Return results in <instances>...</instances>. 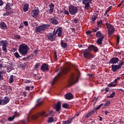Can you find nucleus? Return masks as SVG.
<instances>
[{
    "instance_id": "1",
    "label": "nucleus",
    "mask_w": 124,
    "mask_h": 124,
    "mask_svg": "<svg viewBox=\"0 0 124 124\" xmlns=\"http://www.w3.org/2000/svg\"><path fill=\"white\" fill-rule=\"evenodd\" d=\"M29 49V47L27 45L25 44H20L19 46L18 51L21 55L25 56L28 55Z\"/></svg>"
},
{
    "instance_id": "2",
    "label": "nucleus",
    "mask_w": 124,
    "mask_h": 124,
    "mask_svg": "<svg viewBox=\"0 0 124 124\" xmlns=\"http://www.w3.org/2000/svg\"><path fill=\"white\" fill-rule=\"evenodd\" d=\"M49 26L48 24H43L35 28V32L37 34H42L46 29H48Z\"/></svg>"
},
{
    "instance_id": "3",
    "label": "nucleus",
    "mask_w": 124,
    "mask_h": 124,
    "mask_svg": "<svg viewBox=\"0 0 124 124\" xmlns=\"http://www.w3.org/2000/svg\"><path fill=\"white\" fill-rule=\"evenodd\" d=\"M57 37V35H55V33L53 31V32H49L47 34L46 37V40L50 42H54L56 41Z\"/></svg>"
},
{
    "instance_id": "4",
    "label": "nucleus",
    "mask_w": 124,
    "mask_h": 124,
    "mask_svg": "<svg viewBox=\"0 0 124 124\" xmlns=\"http://www.w3.org/2000/svg\"><path fill=\"white\" fill-rule=\"evenodd\" d=\"M124 65V62L120 60L119 63L118 65H115V64H112L111 65V70L113 72H116V71H118V70L122 68L123 67V65Z\"/></svg>"
},
{
    "instance_id": "5",
    "label": "nucleus",
    "mask_w": 124,
    "mask_h": 124,
    "mask_svg": "<svg viewBox=\"0 0 124 124\" xmlns=\"http://www.w3.org/2000/svg\"><path fill=\"white\" fill-rule=\"evenodd\" d=\"M106 25L107 26V28L108 29V35L110 36L114 34L115 32V28L114 26L109 23H106Z\"/></svg>"
},
{
    "instance_id": "6",
    "label": "nucleus",
    "mask_w": 124,
    "mask_h": 124,
    "mask_svg": "<svg viewBox=\"0 0 124 124\" xmlns=\"http://www.w3.org/2000/svg\"><path fill=\"white\" fill-rule=\"evenodd\" d=\"M69 12L71 15H75L78 12V8L76 6L71 5L69 7Z\"/></svg>"
},
{
    "instance_id": "7",
    "label": "nucleus",
    "mask_w": 124,
    "mask_h": 124,
    "mask_svg": "<svg viewBox=\"0 0 124 124\" xmlns=\"http://www.w3.org/2000/svg\"><path fill=\"white\" fill-rule=\"evenodd\" d=\"M10 98L8 96H5L3 99H0V106L6 105L10 102Z\"/></svg>"
},
{
    "instance_id": "8",
    "label": "nucleus",
    "mask_w": 124,
    "mask_h": 124,
    "mask_svg": "<svg viewBox=\"0 0 124 124\" xmlns=\"http://www.w3.org/2000/svg\"><path fill=\"white\" fill-rule=\"evenodd\" d=\"M77 82V80L75 78H74V75H72L69 78V80L68 81V83L69 86H72L75 84H76Z\"/></svg>"
},
{
    "instance_id": "9",
    "label": "nucleus",
    "mask_w": 124,
    "mask_h": 124,
    "mask_svg": "<svg viewBox=\"0 0 124 124\" xmlns=\"http://www.w3.org/2000/svg\"><path fill=\"white\" fill-rule=\"evenodd\" d=\"M83 56L86 59H90L92 56V55L87 48L83 51Z\"/></svg>"
},
{
    "instance_id": "10",
    "label": "nucleus",
    "mask_w": 124,
    "mask_h": 124,
    "mask_svg": "<svg viewBox=\"0 0 124 124\" xmlns=\"http://www.w3.org/2000/svg\"><path fill=\"white\" fill-rule=\"evenodd\" d=\"M54 32L55 34V35H57L59 37H61L62 36V29L61 28L59 27L56 29V30H54Z\"/></svg>"
},
{
    "instance_id": "11",
    "label": "nucleus",
    "mask_w": 124,
    "mask_h": 124,
    "mask_svg": "<svg viewBox=\"0 0 124 124\" xmlns=\"http://www.w3.org/2000/svg\"><path fill=\"white\" fill-rule=\"evenodd\" d=\"M41 70L43 71V72L48 71L49 70V65L47 63H44L41 66Z\"/></svg>"
},
{
    "instance_id": "12",
    "label": "nucleus",
    "mask_w": 124,
    "mask_h": 124,
    "mask_svg": "<svg viewBox=\"0 0 124 124\" xmlns=\"http://www.w3.org/2000/svg\"><path fill=\"white\" fill-rule=\"evenodd\" d=\"M62 76V74L61 72L58 73L57 75L55 76L54 78V80L52 83V85H54V84L57 82Z\"/></svg>"
},
{
    "instance_id": "13",
    "label": "nucleus",
    "mask_w": 124,
    "mask_h": 124,
    "mask_svg": "<svg viewBox=\"0 0 124 124\" xmlns=\"http://www.w3.org/2000/svg\"><path fill=\"white\" fill-rule=\"evenodd\" d=\"M120 61V59L116 57H114V58H112L109 62V64H116L117 63L119 62Z\"/></svg>"
},
{
    "instance_id": "14",
    "label": "nucleus",
    "mask_w": 124,
    "mask_h": 124,
    "mask_svg": "<svg viewBox=\"0 0 124 124\" xmlns=\"http://www.w3.org/2000/svg\"><path fill=\"white\" fill-rule=\"evenodd\" d=\"M39 13V10L38 9H35L32 10L31 12V15L33 17L35 18L38 15V13Z\"/></svg>"
},
{
    "instance_id": "15",
    "label": "nucleus",
    "mask_w": 124,
    "mask_h": 124,
    "mask_svg": "<svg viewBox=\"0 0 124 124\" xmlns=\"http://www.w3.org/2000/svg\"><path fill=\"white\" fill-rule=\"evenodd\" d=\"M62 104L60 102L58 101L57 102V104L55 105L54 107V108L56 109V111L57 112H59L61 109L62 108Z\"/></svg>"
},
{
    "instance_id": "16",
    "label": "nucleus",
    "mask_w": 124,
    "mask_h": 124,
    "mask_svg": "<svg viewBox=\"0 0 124 124\" xmlns=\"http://www.w3.org/2000/svg\"><path fill=\"white\" fill-rule=\"evenodd\" d=\"M64 97L66 100H72L74 98V96L71 93H68L65 94Z\"/></svg>"
},
{
    "instance_id": "17",
    "label": "nucleus",
    "mask_w": 124,
    "mask_h": 124,
    "mask_svg": "<svg viewBox=\"0 0 124 124\" xmlns=\"http://www.w3.org/2000/svg\"><path fill=\"white\" fill-rule=\"evenodd\" d=\"M49 20L52 25H57L59 24V21L56 20L55 17L53 18H50Z\"/></svg>"
},
{
    "instance_id": "18",
    "label": "nucleus",
    "mask_w": 124,
    "mask_h": 124,
    "mask_svg": "<svg viewBox=\"0 0 124 124\" xmlns=\"http://www.w3.org/2000/svg\"><path fill=\"white\" fill-rule=\"evenodd\" d=\"M104 36L101 37V38H99L96 40V43H97L98 45H101L102 44L103 40L104 39Z\"/></svg>"
},
{
    "instance_id": "19",
    "label": "nucleus",
    "mask_w": 124,
    "mask_h": 124,
    "mask_svg": "<svg viewBox=\"0 0 124 124\" xmlns=\"http://www.w3.org/2000/svg\"><path fill=\"white\" fill-rule=\"evenodd\" d=\"M10 6H11V3H7L5 5V9L7 11H12V8H11Z\"/></svg>"
},
{
    "instance_id": "20",
    "label": "nucleus",
    "mask_w": 124,
    "mask_h": 124,
    "mask_svg": "<svg viewBox=\"0 0 124 124\" xmlns=\"http://www.w3.org/2000/svg\"><path fill=\"white\" fill-rule=\"evenodd\" d=\"M74 118H70L67 121H62V124H70L72 123V121L73 120Z\"/></svg>"
},
{
    "instance_id": "21",
    "label": "nucleus",
    "mask_w": 124,
    "mask_h": 124,
    "mask_svg": "<svg viewBox=\"0 0 124 124\" xmlns=\"http://www.w3.org/2000/svg\"><path fill=\"white\" fill-rule=\"evenodd\" d=\"M0 27L2 30L6 29L7 26L6 25V23L4 22H1L0 23Z\"/></svg>"
},
{
    "instance_id": "22",
    "label": "nucleus",
    "mask_w": 124,
    "mask_h": 124,
    "mask_svg": "<svg viewBox=\"0 0 124 124\" xmlns=\"http://www.w3.org/2000/svg\"><path fill=\"white\" fill-rule=\"evenodd\" d=\"M47 123L48 124H51L54 122V117H48L47 121Z\"/></svg>"
},
{
    "instance_id": "23",
    "label": "nucleus",
    "mask_w": 124,
    "mask_h": 124,
    "mask_svg": "<svg viewBox=\"0 0 124 124\" xmlns=\"http://www.w3.org/2000/svg\"><path fill=\"white\" fill-rule=\"evenodd\" d=\"M95 36L97 37V38H99L104 36L100 31H98L96 32Z\"/></svg>"
},
{
    "instance_id": "24",
    "label": "nucleus",
    "mask_w": 124,
    "mask_h": 124,
    "mask_svg": "<svg viewBox=\"0 0 124 124\" xmlns=\"http://www.w3.org/2000/svg\"><path fill=\"white\" fill-rule=\"evenodd\" d=\"M54 113L55 112L53 110H50L49 111L48 113L45 115V117H47L48 116H51V117H54Z\"/></svg>"
},
{
    "instance_id": "25",
    "label": "nucleus",
    "mask_w": 124,
    "mask_h": 124,
    "mask_svg": "<svg viewBox=\"0 0 124 124\" xmlns=\"http://www.w3.org/2000/svg\"><path fill=\"white\" fill-rule=\"evenodd\" d=\"M94 113V110H92L90 112H88L87 114H86L85 117L87 118H89L91 117V116H92Z\"/></svg>"
},
{
    "instance_id": "26",
    "label": "nucleus",
    "mask_w": 124,
    "mask_h": 124,
    "mask_svg": "<svg viewBox=\"0 0 124 124\" xmlns=\"http://www.w3.org/2000/svg\"><path fill=\"white\" fill-rule=\"evenodd\" d=\"M69 71V68L68 67H65L64 68L62 71V73L63 74H66L67 73H68V71Z\"/></svg>"
},
{
    "instance_id": "27",
    "label": "nucleus",
    "mask_w": 124,
    "mask_h": 124,
    "mask_svg": "<svg viewBox=\"0 0 124 124\" xmlns=\"http://www.w3.org/2000/svg\"><path fill=\"white\" fill-rule=\"evenodd\" d=\"M22 124H27L28 123L30 122L29 121V116H28L26 119V120H24L21 121Z\"/></svg>"
},
{
    "instance_id": "28",
    "label": "nucleus",
    "mask_w": 124,
    "mask_h": 124,
    "mask_svg": "<svg viewBox=\"0 0 124 124\" xmlns=\"http://www.w3.org/2000/svg\"><path fill=\"white\" fill-rule=\"evenodd\" d=\"M96 23H97V26H98V28H101L103 25V21L102 20H100L97 21Z\"/></svg>"
},
{
    "instance_id": "29",
    "label": "nucleus",
    "mask_w": 124,
    "mask_h": 124,
    "mask_svg": "<svg viewBox=\"0 0 124 124\" xmlns=\"http://www.w3.org/2000/svg\"><path fill=\"white\" fill-rule=\"evenodd\" d=\"M13 11H7L6 13H5L3 15V16H9V15L10 14H13Z\"/></svg>"
},
{
    "instance_id": "30",
    "label": "nucleus",
    "mask_w": 124,
    "mask_h": 124,
    "mask_svg": "<svg viewBox=\"0 0 124 124\" xmlns=\"http://www.w3.org/2000/svg\"><path fill=\"white\" fill-rule=\"evenodd\" d=\"M29 4H26L24 6L23 10L24 12H26L28 11V10H29Z\"/></svg>"
},
{
    "instance_id": "31",
    "label": "nucleus",
    "mask_w": 124,
    "mask_h": 124,
    "mask_svg": "<svg viewBox=\"0 0 124 124\" xmlns=\"http://www.w3.org/2000/svg\"><path fill=\"white\" fill-rule=\"evenodd\" d=\"M87 49L91 53V52L93 50V45H90L89 46Z\"/></svg>"
},
{
    "instance_id": "32",
    "label": "nucleus",
    "mask_w": 124,
    "mask_h": 124,
    "mask_svg": "<svg viewBox=\"0 0 124 124\" xmlns=\"http://www.w3.org/2000/svg\"><path fill=\"white\" fill-rule=\"evenodd\" d=\"M67 43H63L62 42H61V47L65 48L67 47Z\"/></svg>"
},
{
    "instance_id": "33",
    "label": "nucleus",
    "mask_w": 124,
    "mask_h": 124,
    "mask_svg": "<svg viewBox=\"0 0 124 124\" xmlns=\"http://www.w3.org/2000/svg\"><path fill=\"white\" fill-rule=\"evenodd\" d=\"M40 100V99H38L37 100V104L36 105V107H40L42 105V104H43V102H39V101Z\"/></svg>"
},
{
    "instance_id": "34",
    "label": "nucleus",
    "mask_w": 124,
    "mask_h": 124,
    "mask_svg": "<svg viewBox=\"0 0 124 124\" xmlns=\"http://www.w3.org/2000/svg\"><path fill=\"white\" fill-rule=\"evenodd\" d=\"M115 83H116V82H114V80L113 82L108 84V86L109 87H115L116 85V84H114Z\"/></svg>"
},
{
    "instance_id": "35",
    "label": "nucleus",
    "mask_w": 124,
    "mask_h": 124,
    "mask_svg": "<svg viewBox=\"0 0 124 124\" xmlns=\"http://www.w3.org/2000/svg\"><path fill=\"white\" fill-rule=\"evenodd\" d=\"M15 118L16 115H14L12 117H9L8 120L9 121V122H12L15 119Z\"/></svg>"
},
{
    "instance_id": "36",
    "label": "nucleus",
    "mask_w": 124,
    "mask_h": 124,
    "mask_svg": "<svg viewBox=\"0 0 124 124\" xmlns=\"http://www.w3.org/2000/svg\"><path fill=\"white\" fill-rule=\"evenodd\" d=\"M84 5H85V9L86 10H88L90 6V3L88 2V3H84Z\"/></svg>"
},
{
    "instance_id": "37",
    "label": "nucleus",
    "mask_w": 124,
    "mask_h": 124,
    "mask_svg": "<svg viewBox=\"0 0 124 124\" xmlns=\"http://www.w3.org/2000/svg\"><path fill=\"white\" fill-rule=\"evenodd\" d=\"M39 117V115L38 114H35L31 117V118L33 120H36L38 119Z\"/></svg>"
},
{
    "instance_id": "38",
    "label": "nucleus",
    "mask_w": 124,
    "mask_h": 124,
    "mask_svg": "<svg viewBox=\"0 0 124 124\" xmlns=\"http://www.w3.org/2000/svg\"><path fill=\"white\" fill-rule=\"evenodd\" d=\"M10 83L12 84L13 83L14 81V76L11 75L9 78Z\"/></svg>"
},
{
    "instance_id": "39",
    "label": "nucleus",
    "mask_w": 124,
    "mask_h": 124,
    "mask_svg": "<svg viewBox=\"0 0 124 124\" xmlns=\"http://www.w3.org/2000/svg\"><path fill=\"white\" fill-rule=\"evenodd\" d=\"M54 60L56 62H57L58 61V57H57V51H54Z\"/></svg>"
},
{
    "instance_id": "40",
    "label": "nucleus",
    "mask_w": 124,
    "mask_h": 124,
    "mask_svg": "<svg viewBox=\"0 0 124 124\" xmlns=\"http://www.w3.org/2000/svg\"><path fill=\"white\" fill-rule=\"evenodd\" d=\"M93 0H83L82 1V4H85V3H92Z\"/></svg>"
},
{
    "instance_id": "41",
    "label": "nucleus",
    "mask_w": 124,
    "mask_h": 124,
    "mask_svg": "<svg viewBox=\"0 0 124 124\" xmlns=\"http://www.w3.org/2000/svg\"><path fill=\"white\" fill-rule=\"evenodd\" d=\"M116 40H117V42H116V45L117 46L119 45L120 43V36L119 35H116Z\"/></svg>"
},
{
    "instance_id": "42",
    "label": "nucleus",
    "mask_w": 124,
    "mask_h": 124,
    "mask_svg": "<svg viewBox=\"0 0 124 124\" xmlns=\"http://www.w3.org/2000/svg\"><path fill=\"white\" fill-rule=\"evenodd\" d=\"M8 45V42L6 41H4V43H3L2 46V47H7Z\"/></svg>"
},
{
    "instance_id": "43",
    "label": "nucleus",
    "mask_w": 124,
    "mask_h": 124,
    "mask_svg": "<svg viewBox=\"0 0 124 124\" xmlns=\"http://www.w3.org/2000/svg\"><path fill=\"white\" fill-rule=\"evenodd\" d=\"M62 107L65 108H68L69 107V105L67 103H63L62 105Z\"/></svg>"
},
{
    "instance_id": "44",
    "label": "nucleus",
    "mask_w": 124,
    "mask_h": 124,
    "mask_svg": "<svg viewBox=\"0 0 124 124\" xmlns=\"http://www.w3.org/2000/svg\"><path fill=\"white\" fill-rule=\"evenodd\" d=\"M93 50L94 52H97L99 51V49L97 47L95 46L94 45H93Z\"/></svg>"
},
{
    "instance_id": "45",
    "label": "nucleus",
    "mask_w": 124,
    "mask_h": 124,
    "mask_svg": "<svg viewBox=\"0 0 124 124\" xmlns=\"http://www.w3.org/2000/svg\"><path fill=\"white\" fill-rule=\"evenodd\" d=\"M40 66V63H36V64L35 65V66H34V69L35 70H36L37 69L39 68V67Z\"/></svg>"
},
{
    "instance_id": "46",
    "label": "nucleus",
    "mask_w": 124,
    "mask_h": 124,
    "mask_svg": "<svg viewBox=\"0 0 124 124\" xmlns=\"http://www.w3.org/2000/svg\"><path fill=\"white\" fill-rule=\"evenodd\" d=\"M115 95V93L112 92V94H111L110 96H107V98H113Z\"/></svg>"
},
{
    "instance_id": "47",
    "label": "nucleus",
    "mask_w": 124,
    "mask_h": 124,
    "mask_svg": "<svg viewBox=\"0 0 124 124\" xmlns=\"http://www.w3.org/2000/svg\"><path fill=\"white\" fill-rule=\"evenodd\" d=\"M92 32L90 31H86V34L87 35H90L91 37L93 36L92 35Z\"/></svg>"
},
{
    "instance_id": "48",
    "label": "nucleus",
    "mask_w": 124,
    "mask_h": 124,
    "mask_svg": "<svg viewBox=\"0 0 124 124\" xmlns=\"http://www.w3.org/2000/svg\"><path fill=\"white\" fill-rule=\"evenodd\" d=\"M4 73L5 72L3 70L0 71V81L2 79V76L1 75Z\"/></svg>"
},
{
    "instance_id": "49",
    "label": "nucleus",
    "mask_w": 124,
    "mask_h": 124,
    "mask_svg": "<svg viewBox=\"0 0 124 124\" xmlns=\"http://www.w3.org/2000/svg\"><path fill=\"white\" fill-rule=\"evenodd\" d=\"M104 105V103H102L100 105H99V106H98L95 108H94V109H96V110H99L100 108L103 106Z\"/></svg>"
},
{
    "instance_id": "50",
    "label": "nucleus",
    "mask_w": 124,
    "mask_h": 124,
    "mask_svg": "<svg viewBox=\"0 0 124 124\" xmlns=\"http://www.w3.org/2000/svg\"><path fill=\"white\" fill-rule=\"evenodd\" d=\"M15 54V57H16V58H21V56L19 55L18 52H16L14 53Z\"/></svg>"
},
{
    "instance_id": "51",
    "label": "nucleus",
    "mask_w": 124,
    "mask_h": 124,
    "mask_svg": "<svg viewBox=\"0 0 124 124\" xmlns=\"http://www.w3.org/2000/svg\"><path fill=\"white\" fill-rule=\"evenodd\" d=\"M110 104V101L107 100L106 103L105 104L104 106L108 107L109 106Z\"/></svg>"
},
{
    "instance_id": "52",
    "label": "nucleus",
    "mask_w": 124,
    "mask_h": 124,
    "mask_svg": "<svg viewBox=\"0 0 124 124\" xmlns=\"http://www.w3.org/2000/svg\"><path fill=\"white\" fill-rule=\"evenodd\" d=\"M49 8H50V9L49 10V11L50 12V14H52L54 11V8L51 6H49Z\"/></svg>"
},
{
    "instance_id": "53",
    "label": "nucleus",
    "mask_w": 124,
    "mask_h": 124,
    "mask_svg": "<svg viewBox=\"0 0 124 124\" xmlns=\"http://www.w3.org/2000/svg\"><path fill=\"white\" fill-rule=\"evenodd\" d=\"M15 38L19 40L21 38V36L19 35H15Z\"/></svg>"
},
{
    "instance_id": "54",
    "label": "nucleus",
    "mask_w": 124,
    "mask_h": 124,
    "mask_svg": "<svg viewBox=\"0 0 124 124\" xmlns=\"http://www.w3.org/2000/svg\"><path fill=\"white\" fill-rule=\"evenodd\" d=\"M3 51H4L5 53H7L8 50L6 47H2Z\"/></svg>"
},
{
    "instance_id": "55",
    "label": "nucleus",
    "mask_w": 124,
    "mask_h": 124,
    "mask_svg": "<svg viewBox=\"0 0 124 124\" xmlns=\"http://www.w3.org/2000/svg\"><path fill=\"white\" fill-rule=\"evenodd\" d=\"M96 19H97V16H93V17H92V22H94V21L96 20Z\"/></svg>"
},
{
    "instance_id": "56",
    "label": "nucleus",
    "mask_w": 124,
    "mask_h": 124,
    "mask_svg": "<svg viewBox=\"0 0 124 124\" xmlns=\"http://www.w3.org/2000/svg\"><path fill=\"white\" fill-rule=\"evenodd\" d=\"M14 115H15V117H19V114H18V113L17 112V111H15V114Z\"/></svg>"
},
{
    "instance_id": "57",
    "label": "nucleus",
    "mask_w": 124,
    "mask_h": 124,
    "mask_svg": "<svg viewBox=\"0 0 124 124\" xmlns=\"http://www.w3.org/2000/svg\"><path fill=\"white\" fill-rule=\"evenodd\" d=\"M23 24L25 25L26 27L29 26V22L27 21H24Z\"/></svg>"
},
{
    "instance_id": "58",
    "label": "nucleus",
    "mask_w": 124,
    "mask_h": 124,
    "mask_svg": "<svg viewBox=\"0 0 124 124\" xmlns=\"http://www.w3.org/2000/svg\"><path fill=\"white\" fill-rule=\"evenodd\" d=\"M31 80H26L25 81H24V83L25 84H29V83H31Z\"/></svg>"
},
{
    "instance_id": "59",
    "label": "nucleus",
    "mask_w": 124,
    "mask_h": 124,
    "mask_svg": "<svg viewBox=\"0 0 124 124\" xmlns=\"http://www.w3.org/2000/svg\"><path fill=\"white\" fill-rule=\"evenodd\" d=\"M31 90V87L30 86H26L25 87V90L26 91H30Z\"/></svg>"
},
{
    "instance_id": "60",
    "label": "nucleus",
    "mask_w": 124,
    "mask_h": 124,
    "mask_svg": "<svg viewBox=\"0 0 124 124\" xmlns=\"http://www.w3.org/2000/svg\"><path fill=\"white\" fill-rule=\"evenodd\" d=\"M121 79V78L120 77H118L116 78V79H115L114 82L116 83L117 81L120 80Z\"/></svg>"
},
{
    "instance_id": "61",
    "label": "nucleus",
    "mask_w": 124,
    "mask_h": 124,
    "mask_svg": "<svg viewBox=\"0 0 124 124\" xmlns=\"http://www.w3.org/2000/svg\"><path fill=\"white\" fill-rule=\"evenodd\" d=\"M46 114V112H45V111H43V112H42L41 113V116H42V117H45V115Z\"/></svg>"
},
{
    "instance_id": "62",
    "label": "nucleus",
    "mask_w": 124,
    "mask_h": 124,
    "mask_svg": "<svg viewBox=\"0 0 124 124\" xmlns=\"http://www.w3.org/2000/svg\"><path fill=\"white\" fill-rule=\"evenodd\" d=\"M64 13L66 15H69V13L68 12V11H67V10H65L64 12Z\"/></svg>"
},
{
    "instance_id": "63",
    "label": "nucleus",
    "mask_w": 124,
    "mask_h": 124,
    "mask_svg": "<svg viewBox=\"0 0 124 124\" xmlns=\"http://www.w3.org/2000/svg\"><path fill=\"white\" fill-rule=\"evenodd\" d=\"M78 19H77V18H75L74 19V22L77 24L78 23Z\"/></svg>"
},
{
    "instance_id": "64",
    "label": "nucleus",
    "mask_w": 124,
    "mask_h": 124,
    "mask_svg": "<svg viewBox=\"0 0 124 124\" xmlns=\"http://www.w3.org/2000/svg\"><path fill=\"white\" fill-rule=\"evenodd\" d=\"M105 90L106 92V93H108L109 91V89L108 87H107L105 88Z\"/></svg>"
}]
</instances>
